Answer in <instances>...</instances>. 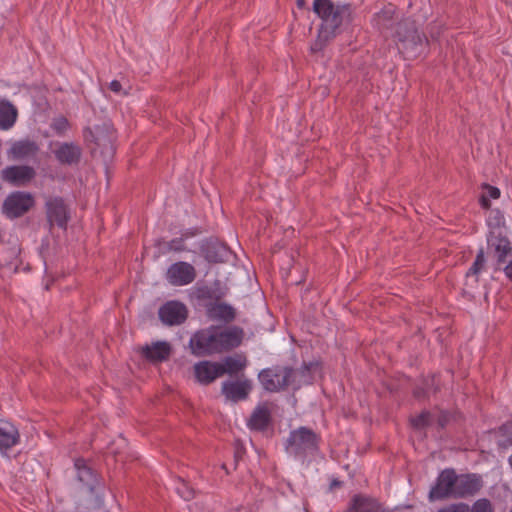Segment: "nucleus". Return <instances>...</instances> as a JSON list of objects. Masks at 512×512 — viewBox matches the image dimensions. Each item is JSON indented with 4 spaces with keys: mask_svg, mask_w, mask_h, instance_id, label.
<instances>
[{
    "mask_svg": "<svg viewBox=\"0 0 512 512\" xmlns=\"http://www.w3.org/2000/svg\"><path fill=\"white\" fill-rule=\"evenodd\" d=\"M247 366V358L243 354H236L235 356H227L219 363L220 375L229 374L230 376L237 375L243 371Z\"/></svg>",
    "mask_w": 512,
    "mask_h": 512,
    "instance_id": "27",
    "label": "nucleus"
},
{
    "mask_svg": "<svg viewBox=\"0 0 512 512\" xmlns=\"http://www.w3.org/2000/svg\"><path fill=\"white\" fill-rule=\"evenodd\" d=\"M318 366L317 363L309 362L304 363L300 370L296 371V377L300 376L302 380H299L297 385H294V389H299L302 384H311L313 381V376L311 375V371L316 369Z\"/></svg>",
    "mask_w": 512,
    "mask_h": 512,
    "instance_id": "32",
    "label": "nucleus"
},
{
    "mask_svg": "<svg viewBox=\"0 0 512 512\" xmlns=\"http://www.w3.org/2000/svg\"><path fill=\"white\" fill-rule=\"evenodd\" d=\"M193 369L196 382L204 386L213 383L217 378L221 377L219 362L200 361L194 365Z\"/></svg>",
    "mask_w": 512,
    "mask_h": 512,
    "instance_id": "18",
    "label": "nucleus"
},
{
    "mask_svg": "<svg viewBox=\"0 0 512 512\" xmlns=\"http://www.w3.org/2000/svg\"><path fill=\"white\" fill-rule=\"evenodd\" d=\"M208 315L211 319L220 320L225 323L234 321L236 317L235 309L224 302L209 303L206 305Z\"/></svg>",
    "mask_w": 512,
    "mask_h": 512,
    "instance_id": "25",
    "label": "nucleus"
},
{
    "mask_svg": "<svg viewBox=\"0 0 512 512\" xmlns=\"http://www.w3.org/2000/svg\"><path fill=\"white\" fill-rule=\"evenodd\" d=\"M394 37L399 43V50L402 53L417 54L418 48L423 46L427 38L420 33L414 20L402 19L397 23Z\"/></svg>",
    "mask_w": 512,
    "mask_h": 512,
    "instance_id": "5",
    "label": "nucleus"
},
{
    "mask_svg": "<svg viewBox=\"0 0 512 512\" xmlns=\"http://www.w3.org/2000/svg\"><path fill=\"white\" fill-rule=\"evenodd\" d=\"M252 390V382L250 379L241 375L236 381H225L222 383L221 392L227 400L239 402L246 400Z\"/></svg>",
    "mask_w": 512,
    "mask_h": 512,
    "instance_id": "14",
    "label": "nucleus"
},
{
    "mask_svg": "<svg viewBox=\"0 0 512 512\" xmlns=\"http://www.w3.org/2000/svg\"><path fill=\"white\" fill-rule=\"evenodd\" d=\"M201 233V230L197 227L186 229L182 232L181 236L186 240L188 238L197 236Z\"/></svg>",
    "mask_w": 512,
    "mask_h": 512,
    "instance_id": "41",
    "label": "nucleus"
},
{
    "mask_svg": "<svg viewBox=\"0 0 512 512\" xmlns=\"http://www.w3.org/2000/svg\"><path fill=\"white\" fill-rule=\"evenodd\" d=\"M158 315L164 324L176 326L186 321L188 309L179 301H168L159 308Z\"/></svg>",
    "mask_w": 512,
    "mask_h": 512,
    "instance_id": "12",
    "label": "nucleus"
},
{
    "mask_svg": "<svg viewBox=\"0 0 512 512\" xmlns=\"http://www.w3.org/2000/svg\"><path fill=\"white\" fill-rule=\"evenodd\" d=\"M18 110L7 99L0 100V129L9 130L17 120Z\"/></svg>",
    "mask_w": 512,
    "mask_h": 512,
    "instance_id": "29",
    "label": "nucleus"
},
{
    "mask_svg": "<svg viewBox=\"0 0 512 512\" xmlns=\"http://www.w3.org/2000/svg\"><path fill=\"white\" fill-rule=\"evenodd\" d=\"M272 421L271 411L267 405H259L252 412L248 427L254 431H265Z\"/></svg>",
    "mask_w": 512,
    "mask_h": 512,
    "instance_id": "24",
    "label": "nucleus"
},
{
    "mask_svg": "<svg viewBox=\"0 0 512 512\" xmlns=\"http://www.w3.org/2000/svg\"><path fill=\"white\" fill-rule=\"evenodd\" d=\"M143 358L152 363L163 362L169 359L171 354V346L168 342L158 341L151 346L145 345L140 348Z\"/></svg>",
    "mask_w": 512,
    "mask_h": 512,
    "instance_id": "20",
    "label": "nucleus"
},
{
    "mask_svg": "<svg viewBox=\"0 0 512 512\" xmlns=\"http://www.w3.org/2000/svg\"><path fill=\"white\" fill-rule=\"evenodd\" d=\"M428 392L423 387H416L413 390V396L417 399L425 398L427 396Z\"/></svg>",
    "mask_w": 512,
    "mask_h": 512,
    "instance_id": "43",
    "label": "nucleus"
},
{
    "mask_svg": "<svg viewBox=\"0 0 512 512\" xmlns=\"http://www.w3.org/2000/svg\"><path fill=\"white\" fill-rule=\"evenodd\" d=\"M258 379L265 391L270 393L279 392L295 385L296 371L291 367L277 365L261 370Z\"/></svg>",
    "mask_w": 512,
    "mask_h": 512,
    "instance_id": "4",
    "label": "nucleus"
},
{
    "mask_svg": "<svg viewBox=\"0 0 512 512\" xmlns=\"http://www.w3.org/2000/svg\"><path fill=\"white\" fill-rule=\"evenodd\" d=\"M216 336L217 353L228 352L240 346L244 331L238 326L220 327L214 326Z\"/></svg>",
    "mask_w": 512,
    "mask_h": 512,
    "instance_id": "10",
    "label": "nucleus"
},
{
    "mask_svg": "<svg viewBox=\"0 0 512 512\" xmlns=\"http://www.w3.org/2000/svg\"><path fill=\"white\" fill-rule=\"evenodd\" d=\"M347 512H390L384 505L376 498L365 495L355 494L347 508Z\"/></svg>",
    "mask_w": 512,
    "mask_h": 512,
    "instance_id": "17",
    "label": "nucleus"
},
{
    "mask_svg": "<svg viewBox=\"0 0 512 512\" xmlns=\"http://www.w3.org/2000/svg\"><path fill=\"white\" fill-rule=\"evenodd\" d=\"M485 264H486L485 251L483 248H480L476 254L474 262L472 263L471 267L468 269V271L465 274L466 278L474 277L475 282L478 283L479 275L482 272V270L485 268Z\"/></svg>",
    "mask_w": 512,
    "mask_h": 512,
    "instance_id": "31",
    "label": "nucleus"
},
{
    "mask_svg": "<svg viewBox=\"0 0 512 512\" xmlns=\"http://www.w3.org/2000/svg\"><path fill=\"white\" fill-rule=\"evenodd\" d=\"M313 11L321 19V24L310 50L318 53L340 33L343 25L353 22L355 9L350 3L335 4L332 0H314Z\"/></svg>",
    "mask_w": 512,
    "mask_h": 512,
    "instance_id": "1",
    "label": "nucleus"
},
{
    "mask_svg": "<svg viewBox=\"0 0 512 512\" xmlns=\"http://www.w3.org/2000/svg\"><path fill=\"white\" fill-rule=\"evenodd\" d=\"M74 466L77 471L78 481L82 483V485L86 487L90 492H93L96 485L98 484L97 473L87 465L83 458L76 459Z\"/></svg>",
    "mask_w": 512,
    "mask_h": 512,
    "instance_id": "22",
    "label": "nucleus"
},
{
    "mask_svg": "<svg viewBox=\"0 0 512 512\" xmlns=\"http://www.w3.org/2000/svg\"><path fill=\"white\" fill-rule=\"evenodd\" d=\"M469 507L465 503L452 504L448 507L438 510V512H468Z\"/></svg>",
    "mask_w": 512,
    "mask_h": 512,
    "instance_id": "38",
    "label": "nucleus"
},
{
    "mask_svg": "<svg viewBox=\"0 0 512 512\" xmlns=\"http://www.w3.org/2000/svg\"><path fill=\"white\" fill-rule=\"evenodd\" d=\"M39 151V146L32 140H20L12 144L8 150V156L14 160H24L35 157Z\"/></svg>",
    "mask_w": 512,
    "mask_h": 512,
    "instance_id": "23",
    "label": "nucleus"
},
{
    "mask_svg": "<svg viewBox=\"0 0 512 512\" xmlns=\"http://www.w3.org/2000/svg\"><path fill=\"white\" fill-rule=\"evenodd\" d=\"M36 170L29 165H10L1 170V179L13 187H26L36 177Z\"/></svg>",
    "mask_w": 512,
    "mask_h": 512,
    "instance_id": "9",
    "label": "nucleus"
},
{
    "mask_svg": "<svg viewBox=\"0 0 512 512\" xmlns=\"http://www.w3.org/2000/svg\"><path fill=\"white\" fill-rule=\"evenodd\" d=\"M296 5L299 9H303L306 6V0H296Z\"/></svg>",
    "mask_w": 512,
    "mask_h": 512,
    "instance_id": "47",
    "label": "nucleus"
},
{
    "mask_svg": "<svg viewBox=\"0 0 512 512\" xmlns=\"http://www.w3.org/2000/svg\"><path fill=\"white\" fill-rule=\"evenodd\" d=\"M450 421V413L447 411H441L437 417V425L439 428L443 429Z\"/></svg>",
    "mask_w": 512,
    "mask_h": 512,
    "instance_id": "39",
    "label": "nucleus"
},
{
    "mask_svg": "<svg viewBox=\"0 0 512 512\" xmlns=\"http://www.w3.org/2000/svg\"><path fill=\"white\" fill-rule=\"evenodd\" d=\"M201 251L210 263L227 262L232 253L227 245L216 240L207 241L202 245Z\"/></svg>",
    "mask_w": 512,
    "mask_h": 512,
    "instance_id": "19",
    "label": "nucleus"
},
{
    "mask_svg": "<svg viewBox=\"0 0 512 512\" xmlns=\"http://www.w3.org/2000/svg\"><path fill=\"white\" fill-rule=\"evenodd\" d=\"M507 264L504 267H501L506 278L512 282V260L506 262Z\"/></svg>",
    "mask_w": 512,
    "mask_h": 512,
    "instance_id": "42",
    "label": "nucleus"
},
{
    "mask_svg": "<svg viewBox=\"0 0 512 512\" xmlns=\"http://www.w3.org/2000/svg\"><path fill=\"white\" fill-rule=\"evenodd\" d=\"M227 294V288L222 287V284L220 281H215L213 286L211 287H204L199 290V299L201 300H210L214 301L213 303H220L219 301L222 300Z\"/></svg>",
    "mask_w": 512,
    "mask_h": 512,
    "instance_id": "30",
    "label": "nucleus"
},
{
    "mask_svg": "<svg viewBox=\"0 0 512 512\" xmlns=\"http://www.w3.org/2000/svg\"><path fill=\"white\" fill-rule=\"evenodd\" d=\"M321 436L309 427L301 426L291 430L285 443L288 454L298 458H306L319 450Z\"/></svg>",
    "mask_w": 512,
    "mask_h": 512,
    "instance_id": "2",
    "label": "nucleus"
},
{
    "mask_svg": "<svg viewBox=\"0 0 512 512\" xmlns=\"http://www.w3.org/2000/svg\"><path fill=\"white\" fill-rule=\"evenodd\" d=\"M196 278V270L193 265L188 262L179 261L167 270L166 279L174 286H184L192 283Z\"/></svg>",
    "mask_w": 512,
    "mask_h": 512,
    "instance_id": "13",
    "label": "nucleus"
},
{
    "mask_svg": "<svg viewBox=\"0 0 512 512\" xmlns=\"http://www.w3.org/2000/svg\"><path fill=\"white\" fill-rule=\"evenodd\" d=\"M35 205L34 197L29 192L14 191L2 204V213L9 219L20 218Z\"/></svg>",
    "mask_w": 512,
    "mask_h": 512,
    "instance_id": "6",
    "label": "nucleus"
},
{
    "mask_svg": "<svg viewBox=\"0 0 512 512\" xmlns=\"http://www.w3.org/2000/svg\"><path fill=\"white\" fill-rule=\"evenodd\" d=\"M45 208L49 228L52 229L54 225H57L59 228L66 229L70 216L64 199L49 197L45 202Z\"/></svg>",
    "mask_w": 512,
    "mask_h": 512,
    "instance_id": "11",
    "label": "nucleus"
},
{
    "mask_svg": "<svg viewBox=\"0 0 512 512\" xmlns=\"http://www.w3.org/2000/svg\"><path fill=\"white\" fill-rule=\"evenodd\" d=\"M457 474L454 469L447 468L442 470L435 482V485L429 491L430 501L454 498L456 490Z\"/></svg>",
    "mask_w": 512,
    "mask_h": 512,
    "instance_id": "8",
    "label": "nucleus"
},
{
    "mask_svg": "<svg viewBox=\"0 0 512 512\" xmlns=\"http://www.w3.org/2000/svg\"><path fill=\"white\" fill-rule=\"evenodd\" d=\"M343 485V482L338 480L337 478H333L330 482V490L333 491L335 489L341 488Z\"/></svg>",
    "mask_w": 512,
    "mask_h": 512,
    "instance_id": "46",
    "label": "nucleus"
},
{
    "mask_svg": "<svg viewBox=\"0 0 512 512\" xmlns=\"http://www.w3.org/2000/svg\"><path fill=\"white\" fill-rule=\"evenodd\" d=\"M497 433L501 437V439L498 440L499 447L507 448L512 446V420L502 424L498 428Z\"/></svg>",
    "mask_w": 512,
    "mask_h": 512,
    "instance_id": "33",
    "label": "nucleus"
},
{
    "mask_svg": "<svg viewBox=\"0 0 512 512\" xmlns=\"http://www.w3.org/2000/svg\"><path fill=\"white\" fill-rule=\"evenodd\" d=\"M83 136L92 153L99 150L103 157H112L114 155L116 150V133L111 123L104 122L95 125L93 128L87 127L83 131Z\"/></svg>",
    "mask_w": 512,
    "mask_h": 512,
    "instance_id": "3",
    "label": "nucleus"
},
{
    "mask_svg": "<svg viewBox=\"0 0 512 512\" xmlns=\"http://www.w3.org/2000/svg\"><path fill=\"white\" fill-rule=\"evenodd\" d=\"M485 189L487 190L489 199H498L500 197V190L497 187L486 184Z\"/></svg>",
    "mask_w": 512,
    "mask_h": 512,
    "instance_id": "40",
    "label": "nucleus"
},
{
    "mask_svg": "<svg viewBox=\"0 0 512 512\" xmlns=\"http://www.w3.org/2000/svg\"><path fill=\"white\" fill-rule=\"evenodd\" d=\"M191 497H193V493L189 492V495L187 496V498H191Z\"/></svg>",
    "mask_w": 512,
    "mask_h": 512,
    "instance_id": "48",
    "label": "nucleus"
},
{
    "mask_svg": "<svg viewBox=\"0 0 512 512\" xmlns=\"http://www.w3.org/2000/svg\"><path fill=\"white\" fill-rule=\"evenodd\" d=\"M488 247L492 251L495 259V271L500 270L507 262L508 257L512 255V245L507 236L499 233L488 238Z\"/></svg>",
    "mask_w": 512,
    "mask_h": 512,
    "instance_id": "15",
    "label": "nucleus"
},
{
    "mask_svg": "<svg viewBox=\"0 0 512 512\" xmlns=\"http://www.w3.org/2000/svg\"><path fill=\"white\" fill-rule=\"evenodd\" d=\"M483 486L482 477L477 474L457 475L454 499L466 498L475 495Z\"/></svg>",
    "mask_w": 512,
    "mask_h": 512,
    "instance_id": "16",
    "label": "nucleus"
},
{
    "mask_svg": "<svg viewBox=\"0 0 512 512\" xmlns=\"http://www.w3.org/2000/svg\"><path fill=\"white\" fill-rule=\"evenodd\" d=\"M70 127L66 117L60 115L52 120L51 128L59 136H62Z\"/></svg>",
    "mask_w": 512,
    "mask_h": 512,
    "instance_id": "36",
    "label": "nucleus"
},
{
    "mask_svg": "<svg viewBox=\"0 0 512 512\" xmlns=\"http://www.w3.org/2000/svg\"><path fill=\"white\" fill-rule=\"evenodd\" d=\"M163 244L164 245V249H163V252L166 253V252H171V251H174V252H182V251H185L187 250L186 246H185V239L181 236V237H178V238H174L168 242H164V241H158L157 242V246L160 247V245Z\"/></svg>",
    "mask_w": 512,
    "mask_h": 512,
    "instance_id": "34",
    "label": "nucleus"
},
{
    "mask_svg": "<svg viewBox=\"0 0 512 512\" xmlns=\"http://www.w3.org/2000/svg\"><path fill=\"white\" fill-rule=\"evenodd\" d=\"M480 205L483 209H489L491 207V201L487 196L482 195L480 197Z\"/></svg>",
    "mask_w": 512,
    "mask_h": 512,
    "instance_id": "45",
    "label": "nucleus"
},
{
    "mask_svg": "<svg viewBox=\"0 0 512 512\" xmlns=\"http://www.w3.org/2000/svg\"><path fill=\"white\" fill-rule=\"evenodd\" d=\"M431 413L427 410L422 411L416 417L410 419L411 425L415 429H424L430 425Z\"/></svg>",
    "mask_w": 512,
    "mask_h": 512,
    "instance_id": "35",
    "label": "nucleus"
},
{
    "mask_svg": "<svg viewBox=\"0 0 512 512\" xmlns=\"http://www.w3.org/2000/svg\"><path fill=\"white\" fill-rule=\"evenodd\" d=\"M109 89L114 93H120L122 90V85L118 80H113L109 84Z\"/></svg>",
    "mask_w": 512,
    "mask_h": 512,
    "instance_id": "44",
    "label": "nucleus"
},
{
    "mask_svg": "<svg viewBox=\"0 0 512 512\" xmlns=\"http://www.w3.org/2000/svg\"><path fill=\"white\" fill-rule=\"evenodd\" d=\"M56 159L65 165L78 164L81 160L82 149L74 142L61 143L54 151Z\"/></svg>",
    "mask_w": 512,
    "mask_h": 512,
    "instance_id": "21",
    "label": "nucleus"
},
{
    "mask_svg": "<svg viewBox=\"0 0 512 512\" xmlns=\"http://www.w3.org/2000/svg\"><path fill=\"white\" fill-rule=\"evenodd\" d=\"M19 431L10 422L0 420V450H7L19 442Z\"/></svg>",
    "mask_w": 512,
    "mask_h": 512,
    "instance_id": "28",
    "label": "nucleus"
},
{
    "mask_svg": "<svg viewBox=\"0 0 512 512\" xmlns=\"http://www.w3.org/2000/svg\"><path fill=\"white\" fill-rule=\"evenodd\" d=\"M395 15L396 7L389 3L374 14L372 20L374 27L381 32L391 29L395 22Z\"/></svg>",
    "mask_w": 512,
    "mask_h": 512,
    "instance_id": "26",
    "label": "nucleus"
},
{
    "mask_svg": "<svg viewBox=\"0 0 512 512\" xmlns=\"http://www.w3.org/2000/svg\"><path fill=\"white\" fill-rule=\"evenodd\" d=\"M191 353L197 357L208 356L217 353L214 325L196 331L189 341Z\"/></svg>",
    "mask_w": 512,
    "mask_h": 512,
    "instance_id": "7",
    "label": "nucleus"
},
{
    "mask_svg": "<svg viewBox=\"0 0 512 512\" xmlns=\"http://www.w3.org/2000/svg\"><path fill=\"white\" fill-rule=\"evenodd\" d=\"M471 512H493V509L489 500L479 499L474 503Z\"/></svg>",
    "mask_w": 512,
    "mask_h": 512,
    "instance_id": "37",
    "label": "nucleus"
}]
</instances>
